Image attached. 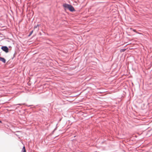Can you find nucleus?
<instances>
[{"label": "nucleus", "mask_w": 152, "mask_h": 152, "mask_svg": "<svg viewBox=\"0 0 152 152\" xmlns=\"http://www.w3.org/2000/svg\"><path fill=\"white\" fill-rule=\"evenodd\" d=\"M1 121H0V123H1Z\"/></svg>", "instance_id": "9"}, {"label": "nucleus", "mask_w": 152, "mask_h": 152, "mask_svg": "<svg viewBox=\"0 0 152 152\" xmlns=\"http://www.w3.org/2000/svg\"><path fill=\"white\" fill-rule=\"evenodd\" d=\"M63 6L68 9L70 11L73 12L75 11L74 8L71 5L64 4H63Z\"/></svg>", "instance_id": "1"}, {"label": "nucleus", "mask_w": 152, "mask_h": 152, "mask_svg": "<svg viewBox=\"0 0 152 152\" xmlns=\"http://www.w3.org/2000/svg\"><path fill=\"white\" fill-rule=\"evenodd\" d=\"M126 50V49H124L120 50V52L121 53L122 52H123L125 51Z\"/></svg>", "instance_id": "4"}, {"label": "nucleus", "mask_w": 152, "mask_h": 152, "mask_svg": "<svg viewBox=\"0 0 152 152\" xmlns=\"http://www.w3.org/2000/svg\"><path fill=\"white\" fill-rule=\"evenodd\" d=\"M22 150H23V151H24V150H26L25 146L23 147V149H22Z\"/></svg>", "instance_id": "6"}, {"label": "nucleus", "mask_w": 152, "mask_h": 152, "mask_svg": "<svg viewBox=\"0 0 152 152\" xmlns=\"http://www.w3.org/2000/svg\"><path fill=\"white\" fill-rule=\"evenodd\" d=\"M0 61H1L4 63H5L6 62V60L4 58L1 57H0Z\"/></svg>", "instance_id": "3"}, {"label": "nucleus", "mask_w": 152, "mask_h": 152, "mask_svg": "<svg viewBox=\"0 0 152 152\" xmlns=\"http://www.w3.org/2000/svg\"><path fill=\"white\" fill-rule=\"evenodd\" d=\"M2 49L6 53L8 52V48L6 46H3L1 47Z\"/></svg>", "instance_id": "2"}, {"label": "nucleus", "mask_w": 152, "mask_h": 152, "mask_svg": "<svg viewBox=\"0 0 152 152\" xmlns=\"http://www.w3.org/2000/svg\"><path fill=\"white\" fill-rule=\"evenodd\" d=\"M133 31L134 32H136V33H138V34H141V33H139L138 32H137V31H136V30H135V29H133Z\"/></svg>", "instance_id": "5"}, {"label": "nucleus", "mask_w": 152, "mask_h": 152, "mask_svg": "<svg viewBox=\"0 0 152 152\" xmlns=\"http://www.w3.org/2000/svg\"><path fill=\"white\" fill-rule=\"evenodd\" d=\"M23 152H26V150H24V151H23Z\"/></svg>", "instance_id": "8"}, {"label": "nucleus", "mask_w": 152, "mask_h": 152, "mask_svg": "<svg viewBox=\"0 0 152 152\" xmlns=\"http://www.w3.org/2000/svg\"><path fill=\"white\" fill-rule=\"evenodd\" d=\"M33 31H32L30 33V34H29V35H31L32 33H33Z\"/></svg>", "instance_id": "7"}]
</instances>
